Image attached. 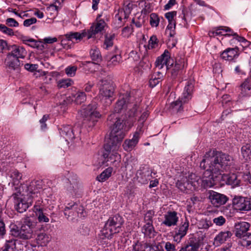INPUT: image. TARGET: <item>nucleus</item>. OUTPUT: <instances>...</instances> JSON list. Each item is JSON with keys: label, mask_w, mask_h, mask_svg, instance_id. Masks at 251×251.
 Segmentation results:
<instances>
[{"label": "nucleus", "mask_w": 251, "mask_h": 251, "mask_svg": "<svg viewBox=\"0 0 251 251\" xmlns=\"http://www.w3.org/2000/svg\"><path fill=\"white\" fill-rule=\"evenodd\" d=\"M91 57L93 60L98 62L101 60V55L99 49L96 47L92 49L90 52Z\"/></svg>", "instance_id": "nucleus-40"}, {"label": "nucleus", "mask_w": 251, "mask_h": 251, "mask_svg": "<svg viewBox=\"0 0 251 251\" xmlns=\"http://www.w3.org/2000/svg\"><path fill=\"white\" fill-rule=\"evenodd\" d=\"M213 222L217 226H223L226 223V219L222 216H219L213 219Z\"/></svg>", "instance_id": "nucleus-62"}, {"label": "nucleus", "mask_w": 251, "mask_h": 251, "mask_svg": "<svg viewBox=\"0 0 251 251\" xmlns=\"http://www.w3.org/2000/svg\"><path fill=\"white\" fill-rule=\"evenodd\" d=\"M141 132L137 130L131 139L126 140L123 145L125 150L131 151L136 146L138 142L140 134Z\"/></svg>", "instance_id": "nucleus-27"}, {"label": "nucleus", "mask_w": 251, "mask_h": 251, "mask_svg": "<svg viewBox=\"0 0 251 251\" xmlns=\"http://www.w3.org/2000/svg\"><path fill=\"white\" fill-rule=\"evenodd\" d=\"M5 24L11 27H18L19 23L13 18H9L6 20Z\"/></svg>", "instance_id": "nucleus-63"}, {"label": "nucleus", "mask_w": 251, "mask_h": 251, "mask_svg": "<svg viewBox=\"0 0 251 251\" xmlns=\"http://www.w3.org/2000/svg\"><path fill=\"white\" fill-rule=\"evenodd\" d=\"M114 54L110 58L108 61L107 66L109 67L119 65L122 62V57L121 56V51L117 47L114 48Z\"/></svg>", "instance_id": "nucleus-29"}, {"label": "nucleus", "mask_w": 251, "mask_h": 251, "mask_svg": "<svg viewBox=\"0 0 251 251\" xmlns=\"http://www.w3.org/2000/svg\"><path fill=\"white\" fill-rule=\"evenodd\" d=\"M208 193V198L215 207H219L226 204L228 200V198L224 194L214 191H209Z\"/></svg>", "instance_id": "nucleus-11"}, {"label": "nucleus", "mask_w": 251, "mask_h": 251, "mask_svg": "<svg viewBox=\"0 0 251 251\" xmlns=\"http://www.w3.org/2000/svg\"><path fill=\"white\" fill-rule=\"evenodd\" d=\"M149 116V112L148 110H145L143 113H142L141 115L140 116L139 120H138V123L139 125L137 127L138 131L142 132V128L143 126V123L146 120L148 117Z\"/></svg>", "instance_id": "nucleus-44"}, {"label": "nucleus", "mask_w": 251, "mask_h": 251, "mask_svg": "<svg viewBox=\"0 0 251 251\" xmlns=\"http://www.w3.org/2000/svg\"><path fill=\"white\" fill-rule=\"evenodd\" d=\"M250 225L246 222H240L235 223L234 225L235 236L238 238H243L249 229Z\"/></svg>", "instance_id": "nucleus-21"}, {"label": "nucleus", "mask_w": 251, "mask_h": 251, "mask_svg": "<svg viewBox=\"0 0 251 251\" xmlns=\"http://www.w3.org/2000/svg\"><path fill=\"white\" fill-rule=\"evenodd\" d=\"M176 22H170L167 27L166 32H169V36L170 37H174L176 34Z\"/></svg>", "instance_id": "nucleus-47"}, {"label": "nucleus", "mask_w": 251, "mask_h": 251, "mask_svg": "<svg viewBox=\"0 0 251 251\" xmlns=\"http://www.w3.org/2000/svg\"><path fill=\"white\" fill-rule=\"evenodd\" d=\"M100 15L97 17L96 22L92 24L89 30L86 31L88 39L93 38L96 34L100 33L106 26V23L103 20L100 19Z\"/></svg>", "instance_id": "nucleus-12"}, {"label": "nucleus", "mask_w": 251, "mask_h": 251, "mask_svg": "<svg viewBox=\"0 0 251 251\" xmlns=\"http://www.w3.org/2000/svg\"><path fill=\"white\" fill-rule=\"evenodd\" d=\"M232 236V233L229 231L220 232L214 238V244L217 246H220L225 243Z\"/></svg>", "instance_id": "nucleus-30"}, {"label": "nucleus", "mask_w": 251, "mask_h": 251, "mask_svg": "<svg viewBox=\"0 0 251 251\" xmlns=\"http://www.w3.org/2000/svg\"><path fill=\"white\" fill-rule=\"evenodd\" d=\"M183 103L182 102V101L180 100L179 99L171 103L170 105V108H171L173 112H180L183 109L182 105Z\"/></svg>", "instance_id": "nucleus-45"}, {"label": "nucleus", "mask_w": 251, "mask_h": 251, "mask_svg": "<svg viewBox=\"0 0 251 251\" xmlns=\"http://www.w3.org/2000/svg\"><path fill=\"white\" fill-rule=\"evenodd\" d=\"M24 41L27 42L25 45L32 48H37L40 50H42L44 48V46L41 44L40 42H38L35 39L30 38L29 40Z\"/></svg>", "instance_id": "nucleus-43"}, {"label": "nucleus", "mask_w": 251, "mask_h": 251, "mask_svg": "<svg viewBox=\"0 0 251 251\" xmlns=\"http://www.w3.org/2000/svg\"><path fill=\"white\" fill-rule=\"evenodd\" d=\"M223 31H225L224 27H219L215 31L209 32V35L210 36H215L216 35H225L223 33Z\"/></svg>", "instance_id": "nucleus-61"}, {"label": "nucleus", "mask_w": 251, "mask_h": 251, "mask_svg": "<svg viewBox=\"0 0 251 251\" xmlns=\"http://www.w3.org/2000/svg\"><path fill=\"white\" fill-rule=\"evenodd\" d=\"M234 208L239 211L251 210V199L241 196H235L232 200Z\"/></svg>", "instance_id": "nucleus-10"}, {"label": "nucleus", "mask_w": 251, "mask_h": 251, "mask_svg": "<svg viewBox=\"0 0 251 251\" xmlns=\"http://www.w3.org/2000/svg\"><path fill=\"white\" fill-rule=\"evenodd\" d=\"M72 83L73 81L70 79H63L59 81L58 86L60 88H67L71 86Z\"/></svg>", "instance_id": "nucleus-55"}, {"label": "nucleus", "mask_w": 251, "mask_h": 251, "mask_svg": "<svg viewBox=\"0 0 251 251\" xmlns=\"http://www.w3.org/2000/svg\"><path fill=\"white\" fill-rule=\"evenodd\" d=\"M9 176L12 179V184L14 186V189L16 192L20 190L19 184L22 178V175L18 170L13 169L9 171Z\"/></svg>", "instance_id": "nucleus-28"}, {"label": "nucleus", "mask_w": 251, "mask_h": 251, "mask_svg": "<svg viewBox=\"0 0 251 251\" xmlns=\"http://www.w3.org/2000/svg\"><path fill=\"white\" fill-rule=\"evenodd\" d=\"M77 184L74 183V184L68 183L67 185V190L72 195H75L77 193Z\"/></svg>", "instance_id": "nucleus-53"}, {"label": "nucleus", "mask_w": 251, "mask_h": 251, "mask_svg": "<svg viewBox=\"0 0 251 251\" xmlns=\"http://www.w3.org/2000/svg\"><path fill=\"white\" fill-rule=\"evenodd\" d=\"M201 240L195 237L190 238L179 251H198L201 246Z\"/></svg>", "instance_id": "nucleus-19"}, {"label": "nucleus", "mask_w": 251, "mask_h": 251, "mask_svg": "<svg viewBox=\"0 0 251 251\" xmlns=\"http://www.w3.org/2000/svg\"><path fill=\"white\" fill-rule=\"evenodd\" d=\"M159 23L158 16L155 13H151L150 15V24L152 27H157Z\"/></svg>", "instance_id": "nucleus-49"}, {"label": "nucleus", "mask_w": 251, "mask_h": 251, "mask_svg": "<svg viewBox=\"0 0 251 251\" xmlns=\"http://www.w3.org/2000/svg\"><path fill=\"white\" fill-rule=\"evenodd\" d=\"M129 14H126V12L122 9H119L118 11V13L116 14L115 16V21H118V24L122 25L125 21H123V20H126L128 18Z\"/></svg>", "instance_id": "nucleus-34"}, {"label": "nucleus", "mask_w": 251, "mask_h": 251, "mask_svg": "<svg viewBox=\"0 0 251 251\" xmlns=\"http://www.w3.org/2000/svg\"><path fill=\"white\" fill-rule=\"evenodd\" d=\"M74 100L76 104H80L84 102L86 100V95L82 91H78L73 95Z\"/></svg>", "instance_id": "nucleus-39"}, {"label": "nucleus", "mask_w": 251, "mask_h": 251, "mask_svg": "<svg viewBox=\"0 0 251 251\" xmlns=\"http://www.w3.org/2000/svg\"><path fill=\"white\" fill-rule=\"evenodd\" d=\"M34 211L39 223H48L50 221L47 209L40 206L35 205Z\"/></svg>", "instance_id": "nucleus-25"}, {"label": "nucleus", "mask_w": 251, "mask_h": 251, "mask_svg": "<svg viewBox=\"0 0 251 251\" xmlns=\"http://www.w3.org/2000/svg\"><path fill=\"white\" fill-rule=\"evenodd\" d=\"M84 207L76 202H71L67 204L64 210L65 216L69 221L77 220L78 218L85 217Z\"/></svg>", "instance_id": "nucleus-7"}, {"label": "nucleus", "mask_w": 251, "mask_h": 251, "mask_svg": "<svg viewBox=\"0 0 251 251\" xmlns=\"http://www.w3.org/2000/svg\"><path fill=\"white\" fill-rule=\"evenodd\" d=\"M100 85L99 98L101 101L108 100V101L107 102V104H110L111 100L109 99L113 95L114 88L110 77H107L100 79Z\"/></svg>", "instance_id": "nucleus-6"}, {"label": "nucleus", "mask_w": 251, "mask_h": 251, "mask_svg": "<svg viewBox=\"0 0 251 251\" xmlns=\"http://www.w3.org/2000/svg\"><path fill=\"white\" fill-rule=\"evenodd\" d=\"M176 15V11H173L166 13L165 15V17L168 20L169 23L176 22L174 19Z\"/></svg>", "instance_id": "nucleus-60"}, {"label": "nucleus", "mask_w": 251, "mask_h": 251, "mask_svg": "<svg viewBox=\"0 0 251 251\" xmlns=\"http://www.w3.org/2000/svg\"><path fill=\"white\" fill-rule=\"evenodd\" d=\"M43 181L42 180H34L32 181L29 185L27 187V191L29 197L34 198L38 197V194H40V190L43 186Z\"/></svg>", "instance_id": "nucleus-16"}, {"label": "nucleus", "mask_w": 251, "mask_h": 251, "mask_svg": "<svg viewBox=\"0 0 251 251\" xmlns=\"http://www.w3.org/2000/svg\"><path fill=\"white\" fill-rule=\"evenodd\" d=\"M232 161V158L227 154L210 150L206 152L200 163L201 168L211 173L209 177L201 179V187L204 189L211 188L221 181L220 176Z\"/></svg>", "instance_id": "nucleus-1"}, {"label": "nucleus", "mask_w": 251, "mask_h": 251, "mask_svg": "<svg viewBox=\"0 0 251 251\" xmlns=\"http://www.w3.org/2000/svg\"><path fill=\"white\" fill-rule=\"evenodd\" d=\"M108 121L113 123L114 124L109 134V140L104 145V152L102 156L104 159V162H109L107 166H118L121 156L118 153V151L126 134L124 129V124L123 120L117 117L115 113L109 116Z\"/></svg>", "instance_id": "nucleus-2"}, {"label": "nucleus", "mask_w": 251, "mask_h": 251, "mask_svg": "<svg viewBox=\"0 0 251 251\" xmlns=\"http://www.w3.org/2000/svg\"><path fill=\"white\" fill-rule=\"evenodd\" d=\"M76 70L77 67L76 66H69L65 69V73L68 76L72 77L75 75Z\"/></svg>", "instance_id": "nucleus-54"}, {"label": "nucleus", "mask_w": 251, "mask_h": 251, "mask_svg": "<svg viewBox=\"0 0 251 251\" xmlns=\"http://www.w3.org/2000/svg\"><path fill=\"white\" fill-rule=\"evenodd\" d=\"M241 153L246 160L251 159V144H247L244 145L241 148Z\"/></svg>", "instance_id": "nucleus-35"}, {"label": "nucleus", "mask_w": 251, "mask_h": 251, "mask_svg": "<svg viewBox=\"0 0 251 251\" xmlns=\"http://www.w3.org/2000/svg\"><path fill=\"white\" fill-rule=\"evenodd\" d=\"M238 48H227L221 54V58L225 60L232 61L239 56Z\"/></svg>", "instance_id": "nucleus-26"}, {"label": "nucleus", "mask_w": 251, "mask_h": 251, "mask_svg": "<svg viewBox=\"0 0 251 251\" xmlns=\"http://www.w3.org/2000/svg\"><path fill=\"white\" fill-rule=\"evenodd\" d=\"M194 88V84L192 81H188L187 82V84L184 87L183 92H186L188 94H192Z\"/></svg>", "instance_id": "nucleus-58"}, {"label": "nucleus", "mask_w": 251, "mask_h": 251, "mask_svg": "<svg viewBox=\"0 0 251 251\" xmlns=\"http://www.w3.org/2000/svg\"><path fill=\"white\" fill-rule=\"evenodd\" d=\"M152 172L148 166H141L137 171L136 176L137 180L141 184H147L152 178Z\"/></svg>", "instance_id": "nucleus-14"}, {"label": "nucleus", "mask_w": 251, "mask_h": 251, "mask_svg": "<svg viewBox=\"0 0 251 251\" xmlns=\"http://www.w3.org/2000/svg\"><path fill=\"white\" fill-rule=\"evenodd\" d=\"M139 112H140V111L138 110L137 106L136 105H134L132 108L130 109L128 112V116L129 118H132L137 116Z\"/></svg>", "instance_id": "nucleus-57"}, {"label": "nucleus", "mask_w": 251, "mask_h": 251, "mask_svg": "<svg viewBox=\"0 0 251 251\" xmlns=\"http://www.w3.org/2000/svg\"><path fill=\"white\" fill-rule=\"evenodd\" d=\"M243 246L249 247L251 245V232L247 233L243 237Z\"/></svg>", "instance_id": "nucleus-52"}, {"label": "nucleus", "mask_w": 251, "mask_h": 251, "mask_svg": "<svg viewBox=\"0 0 251 251\" xmlns=\"http://www.w3.org/2000/svg\"><path fill=\"white\" fill-rule=\"evenodd\" d=\"M0 31L3 33L10 36H13L14 35L13 30L11 28L8 27L5 25H0Z\"/></svg>", "instance_id": "nucleus-50"}, {"label": "nucleus", "mask_w": 251, "mask_h": 251, "mask_svg": "<svg viewBox=\"0 0 251 251\" xmlns=\"http://www.w3.org/2000/svg\"><path fill=\"white\" fill-rule=\"evenodd\" d=\"M12 197L14 199L15 208L19 213H23L32 204V200H28V201H26L21 197L20 190L13 193L12 195Z\"/></svg>", "instance_id": "nucleus-9"}, {"label": "nucleus", "mask_w": 251, "mask_h": 251, "mask_svg": "<svg viewBox=\"0 0 251 251\" xmlns=\"http://www.w3.org/2000/svg\"><path fill=\"white\" fill-rule=\"evenodd\" d=\"M112 168H108L104 170L97 177V180L100 182H104L109 178L112 173Z\"/></svg>", "instance_id": "nucleus-36"}, {"label": "nucleus", "mask_w": 251, "mask_h": 251, "mask_svg": "<svg viewBox=\"0 0 251 251\" xmlns=\"http://www.w3.org/2000/svg\"><path fill=\"white\" fill-rule=\"evenodd\" d=\"M201 179L194 174L187 176H180L176 183L177 187L183 192L188 193V190L198 188L201 183Z\"/></svg>", "instance_id": "nucleus-5"}, {"label": "nucleus", "mask_w": 251, "mask_h": 251, "mask_svg": "<svg viewBox=\"0 0 251 251\" xmlns=\"http://www.w3.org/2000/svg\"><path fill=\"white\" fill-rule=\"evenodd\" d=\"M36 240L40 244H43L44 245L47 244L50 241L49 236L45 233L39 234L37 237Z\"/></svg>", "instance_id": "nucleus-48"}, {"label": "nucleus", "mask_w": 251, "mask_h": 251, "mask_svg": "<svg viewBox=\"0 0 251 251\" xmlns=\"http://www.w3.org/2000/svg\"><path fill=\"white\" fill-rule=\"evenodd\" d=\"M98 104L95 102H93L81 110L82 116L85 118L84 120L89 122V126H93L100 118L101 115L97 110Z\"/></svg>", "instance_id": "nucleus-8"}, {"label": "nucleus", "mask_w": 251, "mask_h": 251, "mask_svg": "<svg viewBox=\"0 0 251 251\" xmlns=\"http://www.w3.org/2000/svg\"><path fill=\"white\" fill-rule=\"evenodd\" d=\"M8 50L9 52L7 56H11L16 59L24 58L26 55V51L23 47L16 45L9 46Z\"/></svg>", "instance_id": "nucleus-18"}, {"label": "nucleus", "mask_w": 251, "mask_h": 251, "mask_svg": "<svg viewBox=\"0 0 251 251\" xmlns=\"http://www.w3.org/2000/svg\"><path fill=\"white\" fill-rule=\"evenodd\" d=\"M158 45L157 38L156 36L152 35L151 37L148 44V48L149 49H152Z\"/></svg>", "instance_id": "nucleus-51"}, {"label": "nucleus", "mask_w": 251, "mask_h": 251, "mask_svg": "<svg viewBox=\"0 0 251 251\" xmlns=\"http://www.w3.org/2000/svg\"><path fill=\"white\" fill-rule=\"evenodd\" d=\"M162 77V74L160 72H157V74L152 75L149 80L150 87L153 88L156 86L160 82Z\"/></svg>", "instance_id": "nucleus-38"}, {"label": "nucleus", "mask_w": 251, "mask_h": 251, "mask_svg": "<svg viewBox=\"0 0 251 251\" xmlns=\"http://www.w3.org/2000/svg\"><path fill=\"white\" fill-rule=\"evenodd\" d=\"M154 216V212L151 210L148 211L145 215L144 220L146 224H152V218Z\"/></svg>", "instance_id": "nucleus-56"}, {"label": "nucleus", "mask_w": 251, "mask_h": 251, "mask_svg": "<svg viewBox=\"0 0 251 251\" xmlns=\"http://www.w3.org/2000/svg\"><path fill=\"white\" fill-rule=\"evenodd\" d=\"M5 63L8 69L10 71H14L19 73L21 69V62L18 59L11 56H6Z\"/></svg>", "instance_id": "nucleus-23"}, {"label": "nucleus", "mask_w": 251, "mask_h": 251, "mask_svg": "<svg viewBox=\"0 0 251 251\" xmlns=\"http://www.w3.org/2000/svg\"><path fill=\"white\" fill-rule=\"evenodd\" d=\"M124 223L123 218L116 215L110 217L105 224L104 227L101 230L99 237L100 239H111L113 234L119 233Z\"/></svg>", "instance_id": "nucleus-4"}, {"label": "nucleus", "mask_w": 251, "mask_h": 251, "mask_svg": "<svg viewBox=\"0 0 251 251\" xmlns=\"http://www.w3.org/2000/svg\"><path fill=\"white\" fill-rule=\"evenodd\" d=\"M64 36L69 41H72L73 39L80 41L83 38L85 37L88 38V35L85 30H83L81 33L78 32H70L65 34Z\"/></svg>", "instance_id": "nucleus-32"}, {"label": "nucleus", "mask_w": 251, "mask_h": 251, "mask_svg": "<svg viewBox=\"0 0 251 251\" xmlns=\"http://www.w3.org/2000/svg\"><path fill=\"white\" fill-rule=\"evenodd\" d=\"M174 61L170 57V53L168 50H165L164 53L159 56L155 61V66L159 69L163 68L166 66V68L169 69L173 65Z\"/></svg>", "instance_id": "nucleus-13"}, {"label": "nucleus", "mask_w": 251, "mask_h": 251, "mask_svg": "<svg viewBox=\"0 0 251 251\" xmlns=\"http://www.w3.org/2000/svg\"><path fill=\"white\" fill-rule=\"evenodd\" d=\"M185 61L184 58H179L176 61V63L171 71L172 76L176 78L177 75L179 74L181 70L184 67Z\"/></svg>", "instance_id": "nucleus-31"}, {"label": "nucleus", "mask_w": 251, "mask_h": 251, "mask_svg": "<svg viewBox=\"0 0 251 251\" xmlns=\"http://www.w3.org/2000/svg\"><path fill=\"white\" fill-rule=\"evenodd\" d=\"M116 35L115 33H110L106 34L105 36V40L104 42V48L108 49L113 45V40L115 39Z\"/></svg>", "instance_id": "nucleus-41"}, {"label": "nucleus", "mask_w": 251, "mask_h": 251, "mask_svg": "<svg viewBox=\"0 0 251 251\" xmlns=\"http://www.w3.org/2000/svg\"><path fill=\"white\" fill-rule=\"evenodd\" d=\"M59 133L68 143L73 141L75 138L74 129L70 125L63 126L59 129Z\"/></svg>", "instance_id": "nucleus-20"}, {"label": "nucleus", "mask_w": 251, "mask_h": 251, "mask_svg": "<svg viewBox=\"0 0 251 251\" xmlns=\"http://www.w3.org/2000/svg\"><path fill=\"white\" fill-rule=\"evenodd\" d=\"M178 18V21L179 23V25L182 26H186L187 22L185 17V11L184 10H182V14L179 16Z\"/></svg>", "instance_id": "nucleus-59"}, {"label": "nucleus", "mask_w": 251, "mask_h": 251, "mask_svg": "<svg viewBox=\"0 0 251 251\" xmlns=\"http://www.w3.org/2000/svg\"><path fill=\"white\" fill-rule=\"evenodd\" d=\"M142 232L146 236L152 238L155 235V232L152 224H146L142 227Z\"/></svg>", "instance_id": "nucleus-33"}, {"label": "nucleus", "mask_w": 251, "mask_h": 251, "mask_svg": "<svg viewBox=\"0 0 251 251\" xmlns=\"http://www.w3.org/2000/svg\"><path fill=\"white\" fill-rule=\"evenodd\" d=\"M58 9V6L51 4L47 8V11L48 13H50V15L53 14L54 15H56L57 14Z\"/></svg>", "instance_id": "nucleus-64"}, {"label": "nucleus", "mask_w": 251, "mask_h": 251, "mask_svg": "<svg viewBox=\"0 0 251 251\" xmlns=\"http://www.w3.org/2000/svg\"><path fill=\"white\" fill-rule=\"evenodd\" d=\"M11 235L20 239L28 240L33 238L40 229V226L37 221L30 217L23 219L21 228L14 223L9 226Z\"/></svg>", "instance_id": "nucleus-3"}, {"label": "nucleus", "mask_w": 251, "mask_h": 251, "mask_svg": "<svg viewBox=\"0 0 251 251\" xmlns=\"http://www.w3.org/2000/svg\"><path fill=\"white\" fill-rule=\"evenodd\" d=\"M189 223L187 219H185L184 222L182 221L179 226L175 228V234L174 236V240L175 241L179 243L181 239L187 234Z\"/></svg>", "instance_id": "nucleus-15"}, {"label": "nucleus", "mask_w": 251, "mask_h": 251, "mask_svg": "<svg viewBox=\"0 0 251 251\" xmlns=\"http://www.w3.org/2000/svg\"><path fill=\"white\" fill-rule=\"evenodd\" d=\"M16 247V240L11 239L6 240L2 248V251H15Z\"/></svg>", "instance_id": "nucleus-37"}, {"label": "nucleus", "mask_w": 251, "mask_h": 251, "mask_svg": "<svg viewBox=\"0 0 251 251\" xmlns=\"http://www.w3.org/2000/svg\"><path fill=\"white\" fill-rule=\"evenodd\" d=\"M212 225V221L207 219H202L198 223L199 229H207Z\"/></svg>", "instance_id": "nucleus-42"}, {"label": "nucleus", "mask_w": 251, "mask_h": 251, "mask_svg": "<svg viewBox=\"0 0 251 251\" xmlns=\"http://www.w3.org/2000/svg\"><path fill=\"white\" fill-rule=\"evenodd\" d=\"M129 96V94L126 93L125 95H123L118 100L114 108V112L117 113H121L127 108L128 106Z\"/></svg>", "instance_id": "nucleus-24"}, {"label": "nucleus", "mask_w": 251, "mask_h": 251, "mask_svg": "<svg viewBox=\"0 0 251 251\" xmlns=\"http://www.w3.org/2000/svg\"><path fill=\"white\" fill-rule=\"evenodd\" d=\"M241 89L242 94L244 95L247 94V92L251 89V82L250 79H246L244 82L241 85Z\"/></svg>", "instance_id": "nucleus-46"}, {"label": "nucleus", "mask_w": 251, "mask_h": 251, "mask_svg": "<svg viewBox=\"0 0 251 251\" xmlns=\"http://www.w3.org/2000/svg\"><path fill=\"white\" fill-rule=\"evenodd\" d=\"M177 213L175 211H168L164 215V220L162 224L167 227L174 226L178 222Z\"/></svg>", "instance_id": "nucleus-17"}, {"label": "nucleus", "mask_w": 251, "mask_h": 251, "mask_svg": "<svg viewBox=\"0 0 251 251\" xmlns=\"http://www.w3.org/2000/svg\"><path fill=\"white\" fill-rule=\"evenodd\" d=\"M221 181H225L227 184L230 185L232 187L238 186L240 185V179L238 178L237 175L235 174H223L220 176Z\"/></svg>", "instance_id": "nucleus-22"}]
</instances>
